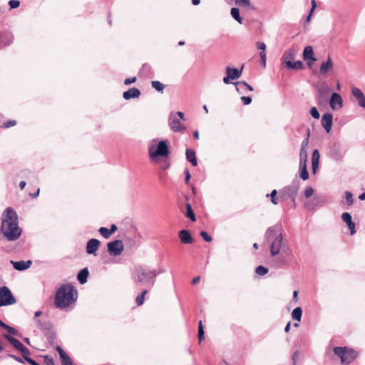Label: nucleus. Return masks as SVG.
<instances>
[{"label":"nucleus","instance_id":"obj_24","mask_svg":"<svg viewBox=\"0 0 365 365\" xmlns=\"http://www.w3.org/2000/svg\"><path fill=\"white\" fill-rule=\"evenodd\" d=\"M3 336L6 339L9 343L17 350L19 351L21 349H22V347H24V344L17 339L6 334H4Z\"/></svg>","mask_w":365,"mask_h":365},{"label":"nucleus","instance_id":"obj_6","mask_svg":"<svg viewBox=\"0 0 365 365\" xmlns=\"http://www.w3.org/2000/svg\"><path fill=\"white\" fill-rule=\"evenodd\" d=\"M16 298L7 287H1V307L14 304Z\"/></svg>","mask_w":365,"mask_h":365},{"label":"nucleus","instance_id":"obj_30","mask_svg":"<svg viewBox=\"0 0 365 365\" xmlns=\"http://www.w3.org/2000/svg\"><path fill=\"white\" fill-rule=\"evenodd\" d=\"M307 161L300 163L299 168L301 170L300 177L302 180H306L309 178V173L307 170Z\"/></svg>","mask_w":365,"mask_h":365},{"label":"nucleus","instance_id":"obj_5","mask_svg":"<svg viewBox=\"0 0 365 365\" xmlns=\"http://www.w3.org/2000/svg\"><path fill=\"white\" fill-rule=\"evenodd\" d=\"M168 153V146L165 140L160 141L156 147L152 146L149 148V154L152 158L158 156L167 157Z\"/></svg>","mask_w":365,"mask_h":365},{"label":"nucleus","instance_id":"obj_59","mask_svg":"<svg viewBox=\"0 0 365 365\" xmlns=\"http://www.w3.org/2000/svg\"><path fill=\"white\" fill-rule=\"evenodd\" d=\"M174 115H176V117H178L180 120H184V113L181 111H178L175 113H173Z\"/></svg>","mask_w":365,"mask_h":365},{"label":"nucleus","instance_id":"obj_64","mask_svg":"<svg viewBox=\"0 0 365 365\" xmlns=\"http://www.w3.org/2000/svg\"><path fill=\"white\" fill-rule=\"evenodd\" d=\"M317 6V3L315 0H312V9H311V13L313 12V11L315 9Z\"/></svg>","mask_w":365,"mask_h":365},{"label":"nucleus","instance_id":"obj_22","mask_svg":"<svg viewBox=\"0 0 365 365\" xmlns=\"http://www.w3.org/2000/svg\"><path fill=\"white\" fill-rule=\"evenodd\" d=\"M11 264H13L14 267L16 270L23 271L26 269H29L31 265L32 264V262L31 260H28L26 262L24 261H19V262H14L11 261Z\"/></svg>","mask_w":365,"mask_h":365},{"label":"nucleus","instance_id":"obj_48","mask_svg":"<svg viewBox=\"0 0 365 365\" xmlns=\"http://www.w3.org/2000/svg\"><path fill=\"white\" fill-rule=\"evenodd\" d=\"M43 359H44V362L47 365H55V362H54V360L53 359L48 356V355H46V356H43Z\"/></svg>","mask_w":365,"mask_h":365},{"label":"nucleus","instance_id":"obj_51","mask_svg":"<svg viewBox=\"0 0 365 365\" xmlns=\"http://www.w3.org/2000/svg\"><path fill=\"white\" fill-rule=\"evenodd\" d=\"M200 235L202 236V237L206 241V242H211L212 241V237L210 236L207 232L205 231H201L200 232Z\"/></svg>","mask_w":365,"mask_h":365},{"label":"nucleus","instance_id":"obj_16","mask_svg":"<svg viewBox=\"0 0 365 365\" xmlns=\"http://www.w3.org/2000/svg\"><path fill=\"white\" fill-rule=\"evenodd\" d=\"M331 89L329 86L323 83L319 86H317V94L319 100H325L327 99L328 94L330 93Z\"/></svg>","mask_w":365,"mask_h":365},{"label":"nucleus","instance_id":"obj_8","mask_svg":"<svg viewBox=\"0 0 365 365\" xmlns=\"http://www.w3.org/2000/svg\"><path fill=\"white\" fill-rule=\"evenodd\" d=\"M180 119L176 117L173 113H171L169 115V125L170 128L174 132H183L185 130V127L181 124Z\"/></svg>","mask_w":365,"mask_h":365},{"label":"nucleus","instance_id":"obj_49","mask_svg":"<svg viewBox=\"0 0 365 365\" xmlns=\"http://www.w3.org/2000/svg\"><path fill=\"white\" fill-rule=\"evenodd\" d=\"M16 124V121L14 120H9L5 123H4L3 125L1 127H4L5 128H9L10 127L14 126Z\"/></svg>","mask_w":365,"mask_h":365},{"label":"nucleus","instance_id":"obj_54","mask_svg":"<svg viewBox=\"0 0 365 365\" xmlns=\"http://www.w3.org/2000/svg\"><path fill=\"white\" fill-rule=\"evenodd\" d=\"M312 173H316L319 168V161H312Z\"/></svg>","mask_w":365,"mask_h":365},{"label":"nucleus","instance_id":"obj_58","mask_svg":"<svg viewBox=\"0 0 365 365\" xmlns=\"http://www.w3.org/2000/svg\"><path fill=\"white\" fill-rule=\"evenodd\" d=\"M232 79L229 77V76H226L223 78V82L225 83V84H230L232 83Z\"/></svg>","mask_w":365,"mask_h":365},{"label":"nucleus","instance_id":"obj_9","mask_svg":"<svg viewBox=\"0 0 365 365\" xmlns=\"http://www.w3.org/2000/svg\"><path fill=\"white\" fill-rule=\"evenodd\" d=\"M282 234L277 235L270 246V252L272 256L279 253L282 247Z\"/></svg>","mask_w":365,"mask_h":365},{"label":"nucleus","instance_id":"obj_2","mask_svg":"<svg viewBox=\"0 0 365 365\" xmlns=\"http://www.w3.org/2000/svg\"><path fill=\"white\" fill-rule=\"evenodd\" d=\"M78 297L77 290L71 284L62 285L56 292L55 305L60 309H65L74 303Z\"/></svg>","mask_w":365,"mask_h":365},{"label":"nucleus","instance_id":"obj_31","mask_svg":"<svg viewBox=\"0 0 365 365\" xmlns=\"http://www.w3.org/2000/svg\"><path fill=\"white\" fill-rule=\"evenodd\" d=\"M232 17L238 23L242 24V19L240 15V10L237 8H232L230 11Z\"/></svg>","mask_w":365,"mask_h":365},{"label":"nucleus","instance_id":"obj_39","mask_svg":"<svg viewBox=\"0 0 365 365\" xmlns=\"http://www.w3.org/2000/svg\"><path fill=\"white\" fill-rule=\"evenodd\" d=\"M345 199H346L347 205L351 206L353 205L354 199H353L352 193L351 192H349V191L345 192Z\"/></svg>","mask_w":365,"mask_h":365},{"label":"nucleus","instance_id":"obj_12","mask_svg":"<svg viewBox=\"0 0 365 365\" xmlns=\"http://www.w3.org/2000/svg\"><path fill=\"white\" fill-rule=\"evenodd\" d=\"M329 103L332 110H338L339 108H341L343 106V100L341 96L336 93H332Z\"/></svg>","mask_w":365,"mask_h":365},{"label":"nucleus","instance_id":"obj_62","mask_svg":"<svg viewBox=\"0 0 365 365\" xmlns=\"http://www.w3.org/2000/svg\"><path fill=\"white\" fill-rule=\"evenodd\" d=\"M117 226L115 225H112L110 229L109 230L110 233L112 235L117 230Z\"/></svg>","mask_w":365,"mask_h":365},{"label":"nucleus","instance_id":"obj_28","mask_svg":"<svg viewBox=\"0 0 365 365\" xmlns=\"http://www.w3.org/2000/svg\"><path fill=\"white\" fill-rule=\"evenodd\" d=\"M89 274V272L88 268H83L81 269L77 276L78 280L82 284H85L87 282V279Z\"/></svg>","mask_w":365,"mask_h":365},{"label":"nucleus","instance_id":"obj_46","mask_svg":"<svg viewBox=\"0 0 365 365\" xmlns=\"http://www.w3.org/2000/svg\"><path fill=\"white\" fill-rule=\"evenodd\" d=\"M277 193V190H272V192H271L270 195H268V194L267 195V197H269V196L271 197V201L274 205L278 204L277 200L276 198Z\"/></svg>","mask_w":365,"mask_h":365},{"label":"nucleus","instance_id":"obj_1","mask_svg":"<svg viewBox=\"0 0 365 365\" xmlns=\"http://www.w3.org/2000/svg\"><path fill=\"white\" fill-rule=\"evenodd\" d=\"M1 232L9 241H15L21 235L22 230L19 226L18 215L11 207L6 208L4 212Z\"/></svg>","mask_w":365,"mask_h":365},{"label":"nucleus","instance_id":"obj_3","mask_svg":"<svg viewBox=\"0 0 365 365\" xmlns=\"http://www.w3.org/2000/svg\"><path fill=\"white\" fill-rule=\"evenodd\" d=\"M334 354L340 359L341 364L348 365L355 360L359 353L348 347L336 346L334 348Z\"/></svg>","mask_w":365,"mask_h":365},{"label":"nucleus","instance_id":"obj_43","mask_svg":"<svg viewBox=\"0 0 365 365\" xmlns=\"http://www.w3.org/2000/svg\"><path fill=\"white\" fill-rule=\"evenodd\" d=\"M255 272L259 275H264L268 272V269L260 265L256 268Z\"/></svg>","mask_w":365,"mask_h":365},{"label":"nucleus","instance_id":"obj_27","mask_svg":"<svg viewBox=\"0 0 365 365\" xmlns=\"http://www.w3.org/2000/svg\"><path fill=\"white\" fill-rule=\"evenodd\" d=\"M286 67L288 69L301 70L304 68V64L301 61H297L294 62H293L292 61H289L286 62Z\"/></svg>","mask_w":365,"mask_h":365},{"label":"nucleus","instance_id":"obj_33","mask_svg":"<svg viewBox=\"0 0 365 365\" xmlns=\"http://www.w3.org/2000/svg\"><path fill=\"white\" fill-rule=\"evenodd\" d=\"M235 84L236 90L237 92H240L241 86H244V87L247 88V89L249 90L250 91H253L252 86H251L250 84H248L245 81H237V82H235Z\"/></svg>","mask_w":365,"mask_h":365},{"label":"nucleus","instance_id":"obj_44","mask_svg":"<svg viewBox=\"0 0 365 365\" xmlns=\"http://www.w3.org/2000/svg\"><path fill=\"white\" fill-rule=\"evenodd\" d=\"M276 229L274 227H269L266 232L265 237L267 239H270L272 236L276 235Z\"/></svg>","mask_w":365,"mask_h":365},{"label":"nucleus","instance_id":"obj_29","mask_svg":"<svg viewBox=\"0 0 365 365\" xmlns=\"http://www.w3.org/2000/svg\"><path fill=\"white\" fill-rule=\"evenodd\" d=\"M299 186L297 185H293L292 186H289L284 188V191L287 192L289 195L292 198V200L294 201L295 197L298 192Z\"/></svg>","mask_w":365,"mask_h":365},{"label":"nucleus","instance_id":"obj_18","mask_svg":"<svg viewBox=\"0 0 365 365\" xmlns=\"http://www.w3.org/2000/svg\"><path fill=\"white\" fill-rule=\"evenodd\" d=\"M242 68L243 67H242L240 69H237L236 68H231L227 66L226 68V74L229 76L232 80L238 79L242 76Z\"/></svg>","mask_w":365,"mask_h":365},{"label":"nucleus","instance_id":"obj_21","mask_svg":"<svg viewBox=\"0 0 365 365\" xmlns=\"http://www.w3.org/2000/svg\"><path fill=\"white\" fill-rule=\"evenodd\" d=\"M256 46L258 49L261 50V51L259 52V56H260L262 65L264 68L266 66V59H267L266 52H265V49L267 47L266 44L264 42L259 41V42H257Z\"/></svg>","mask_w":365,"mask_h":365},{"label":"nucleus","instance_id":"obj_60","mask_svg":"<svg viewBox=\"0 0 365 365\" xmlns=\"http://www.w3.org/2000/svg\"><path fill=\"white\" fill-rule=\"evenodd\" d=\"M26 361L31 365H39L36 361H34L31 358H26Z\"/></svg>","mask_w":365,"mask_h":365},{"label":"nucleus","instance_id":"obj_17","mask_svg":"<svg viewBox=\"0 0 365 365\" xmlns=\"http://www.w3.org/2000/svg\"><path fill=\"white\" fill-rule=\"evenodd\" d=\"M56 351L59 354L61 362L62 365H73L72 360L68 356V354L64 351V350L60 346H57L56 348Z\"/></svg>","mask_w":365,"mask_h":365},{"label":"nucleus","instance_id":"obj_50","mask_svg":"<svg viewBox=\"0 0 365 365\" xmlns=\"http://www.w3.org/2000/svg\"><path fill=\"white\" fill-rule=\"evenodd\" d=\"M304 193V196L307 198H309L313 195L314 189L312 187H307Z\"/></svg>","mask_w":365,"mask_h":365},{"label":"nucleus","instance_id":"obj_37","mask_svg":"<svg viewBox=\"0 0 365 365\" xmlns=\"http://www.w3.org/2000/svg\"><path fill=\"white\" fill-rule=\"evenodd\" d=\"M148 293L147 290H144L140 295L136 297L135 302L138 306H141L145 300V296Z\"/></svg>","mask_w":365,"mask_h":365},{"label":"nucleus","instance_id":"obj_26","mask_svg":"<svg viewBox=\"0 0 365 365\" xmlns=\"http://www.w3.org/2000/svg\"><path fill=\"white\" fill-rule=\"evenodd\" d=\"M296 56V51L294 48H290L289 50H287L284 51L283 56H282V61L283 63L286 65V62L289 61H292L295 58Z\"/></svg>","mask_w":365,"mask_h":365},{"label":"nucleus","instance_id":"obj_14","mask_svg":"<svg viewBox=\"0 0 365 365\" xmlns=\"http://www.w3.org/2000/svg\"><path fill=\"white\" fill-rule=\"evenodd\" d=\"M341 219L349 227L351 235H354L356 233V225L352 221L351 215L349 212H344L341 215Z\"/></svg>","mask_w":365,"mask_h":365},{"label":"nucleus","instance_id":"obj_45","mask_svg":"<svg viewBox=\"0 0 365 365\" xmlns=\"http://www.w3.org/2000/svg\"><path fill=\"white\" fill-rule=\"evenodd\" d=\"M310 114L311 115L315 118V119H319V117H320V114L317 110V108L316 107H312L310 110Z\"/></svg>","mask_w":365,"mask_h":365},{"label":"nucleus","instance_id":"obj_61","mask_svg":"<svg viewBox=\"0 0 365 365\" xmlns=\"http://www.w3.org/2000/svg\"><path fill=\"white\" fill-rule=\"evenodd\" d=\"M200 280V276H197L195 277H194L192 280V284H196L197 283H198Z\"/></svg>","mask_w":365,"mask_h":365},{"label":"nucleus","instance_id":"obj_47","mask_svg":"<svg viewBox=\"0 0 365 365\" xmlns=\"http://www.w3.org/2000/svg\"><path fill=\"white\" fill-rule=\"evenodd\" d=\"M19 351L21 352L25 360H26V358H29V356L30 355V351L24 345Z\"/></svg>","mask_w":365,"mask_h":365},{"label":"nucleus","instance_id":"obj_36","mask_svg":"<svg viewBox=\"0 0 365 365\" xmlns=\"http://www.w3.org/2000/svg\"><path fill=\"white\" fill-rule=\"evenodd\" d=\"M1 328H4L9 334H11L13 335H18L19 334V331L16 329H14V327H11L6 324L5 323H4L2 322H1Z\"/></svg>","mask_w":365,"mask_h":365},{"label":"nucleus","instance_id":"obj_57","mask_svg":"<svg viewBox=\"0 0 365 365\" xmlns=\"http://www.w3.org/2000/svg\"><path fill=\"white\" fill-rule=\"evenodd\" d=\"M185 183L186 184H189V180H190V171H189V170L187 168L185 169Z\"/></svg>","mask_w":365,"mask_h":365},{"label":"nucleus","instance_id":"obj_52","mask_svg":"<svg viewBox=\"0 0 365 365\" xmlns=\"http://www.w3.org/2000/svg\"><path fill=\"white\" fill-rule=\"evenodd\" d=\"M9 5L11 9L18 8L20 5V1L18 0H11L9 1Z\"/></svg>","mask_w":365,"mask_h":365},{"label":"nucleus","instance_id":"obj_19","mask_svg":"<svg viewBox=\"0 0 365 365\" xmlns=\"http://www.w3.org/2000/svg\"><path fill=\"white\" fill-rule=\"evenodd\" d=\"M178 236L180 242L183 244H191L194 241L190 232L186 230H180L178 233Z\"/></svg>","mask_w":365,"mask_h":365},{"label":"nucleus","instance_id":"obj_53","mask_svg":"<svg viewBox=\"0 0 365 365\" xmlns=\"http://www.w3.org/2000/svg\"><path fill=\"white\" fill-rule=\"evenodd\" d=\"M241 100L245 105H250L252 103V98L250 96H242Z\"/></svg>","mask_w":365,"mask_h":365},{"label":"nucleus","instance_id":"obj_4","mask_svg":"<svg viewBox=\"0 0 365 365\" xmlns=\"http://www.w3.org/2000/svg\"><path fill=\"white\" fill-rule=\"evenodd\" d=\"M158 273L156 270L148 269L145 267H138L135 270V278L139 283L146 284L151 282L153 285Z\"/></svg>","mask_w":365,"mask_h":365},{"label":"nucleus","instance_id":"obj_34","mask_svg":"<svg viewBox=\"0 0 365 365\" xmlns=\"http://www.w3.org/2000/svg\"><path fill=\"white\" fill-rule=\"evenodd\" d=\"M186 210H187L186 217L190 218L192 222L196 221V218H195V214L192 211V206L189 202L186 203Z\"/></svg>","mask_w":365,"mask_h":365},{"label":"nucleus","instance_id":"obj_42","mask_svg":"<svg viewBox=\"0 0 365 365\" xmlns=\"http://www.w3.org/2000/svg\"><path fill=\"white\" fill-rule=\"evenodd\" d=\"M186 160H196L195 152L191 149H186Z\"/></svg>","mask_w":365,"mask_h":365},{"label":"nucleus","instance_id":"obj_11","mask_svg":"<svg viewBox=\"0 0 365 365\" xmlns=\"http://www.w3.org/2000/svg\"><path fill=\"white\" fill-rule=\"evenodd\" d=\"M101 242L97 239H91L86 245V252L89 255L96 256V252L99 249Z\"/></svg>","mask_w":365,"mask_h":365},{"label":"nucleus","instance_id":"obj_55","mask_svg":"<svg viewBox=\"0 0 365 365\" xmlns=\"http://www.w3.org/2000/svg\"><path fill=\"white\" fill-rule=\"evenodd\" d=\"M320 154L318 150L315 149L312 153V157L311 160H319Z\"/></svg>","mask_w":365,"mask_h":365},{"label":"nucleus","instance_id":"obj_15","mask_svg":"<svg viewBox=\"0 0 365 365\" xmlns=\"http://www.w3.org/2000/svg\"><path fill=\"white\" fill-rule=\"evenodd\" d=\"M351 93L356 98L359 105L365 108V96L363 92L358 88L353 87L351 88Z\"/></svg>","mask_w":365,"mask_h":365},{"label":"nucleus","instance_id":"obj_10","mask_svg":"<svg viewBox=\"0 0 365 365\" xmlns=\"http://www.w3.org/2000/svg\"><path fill=\"white\" fill-rule=\"evenodd\" d=\"M334 68V63L329 56L327 61H322L319 68V74L322 76L327 75Z\"/></svg>","mask_w":365,"mask_h":365},{"label":"nucleus","instance_id":"obj_23","mask_svg":"<svg viewBox=\"0 0 365 365\" xmlns=\"http://www.w3.org/2000/svg\"><path fill=\"white\" fill-rule=\"evenodd\" d=\"M303 59L304 61H316L317 58L314 56L313 48L311 46H307L304 48L303 51Z\"/></svg>","mask_w":365,"mask_h":365},{"label":"nucleus","instance_id":"obj_38","mask_svg":"<svg viewBox=\"0 0 365 365\" xmlns=\"http://www.w3.org/2000/svg\"><path fill=\"white\" fill-rule=\"evenodd\" d=\"M204 334L202 322L200 321L198 323V339L200 342L204 339Z\"/></svg>","mask_w":365,"mask_h":365},{"label":"nucleus","instance_id":"obj_25","mask_svg":"<svg viewBox=\"0 0 365 365\" xmlns=\"http://www.w3.org/2000/svg\"><path fill=\"white\" fill-rule=\"evenodd\" d=\"M309 130H308V135L307 137L302 141L301 150H300V160H307V147L309 142Z\"/></svg>","mask_w":365,"mask_h":365},{"label":"nucleus","instance_id":"obj_13","mask_svg":"<svg viewBox=\"0 0 365 365\" xmlns=\"http://www.w3.org/2000/svg\"><path fill=\"white\" fill-rule=\"evenodd\" d=\"M333 123V115L330 113H327L322 115V125L325 129L326 132L329 133L331 129Z\"/></svg>","mask_w":365,"mask_h":365},{"label":"nucleus","instance_id":"obj_63","mask_svg":"<svg viewBox=\"0 0 365 365\" xmlns=\"http://www.w3.org/2000/svg\"><path fill=\"white\" fill-rule=\"evenodd\" d=\"M6 36H8V41L6 43H4V45H9L10 43H11L13 40V37L11 34H7Z\"/></svg>","mask_w":365,"mask_h":365},{"label":"nucleus","instance_id":"obj_41","mask_svg":"<svg viewBox=\"0 0 365 365\" xmlns=\"http://www.w3.org/2000/svg\"><path fill=\"white\" fill-rule=\"evenodd\" d=\"M99 232L101 235L106 239H108L111 234L109 232V230L106 227H102L99 229Z\"/></svg>","mask_w":365,"mask_h":365},{"label":"nucleus","instance_id":"obj_32","mask_svg":"<svg viewBox=\"0 0 365 365\" xmlns=\"http://www.w3.org/2000/svg\"><path fill=\"white\" fill-rule=\"evenodd\" d=\"M302 315V309L298 307L295 308L292 312V317L293 319L300 322Z\"/></svg>","mask_w":365,"mask_h":365},{"label":"nucleus","instance_id":"obj_35","mask_svg":"<svg viewBox=\"0 0 365 365\" xmlns=\"http://www.w3.org/2000/svg\"><path fill=\"white\" fill-rule=\"evenodd\" d=\"M152 87L158 92H163L165 88V85L158 81H153L151 82Z\"/></svg>","mask_w":365,"mask_h":365},{"label":"nucleus","instance_id":"obj_40","mask_svg":"<svg viewBox=\"0 0 365 365\" xmlns=\"http://www.w3.org/2000/svg\"><path fill=\"white\" fill-rule=\"evenodd\" d=\"M235 2L239 6L250 7L251 6L250 0H235Z\"/></svg>","mask_w":365,"mask_h":365},{"label":"nucleus","instance_id":"obj_7","mask_svg":"<svg viewBox=\"0 0 365 365\" xmlns=\"http://www.w3.org/2000/svg\"><path fill=\"white\" fill-rule=\"evenodd\" d=\"M123 250L124 246L123 242L120 240H115L108 243V251L113 256L120 255Z\"/></svg>","mask_w":365,"mask_h":365},{"label":"nucleus","instance_id":"obj_20","mask_svg":"<svg viewBox=\"0 0 365 365\" xmlns=\"http://www.w3.org/2000/svg\"><path fill=\"white\" fill-rule=\"evenodd\" d=\"M140 96V91L137 88H131L123 93V97L125 100L136 98Z\"/></svg>","mask_w":365,"mask_h":365},{"label":"nucleus","instance_id":"obj_56","mask_svg":"<svg viewBox=\"0 0 365 365\" xmlns=\"http://www.w3.org/2000/svg\"><path fill=\"white\" fill-rule=\"evenodd\" d=\"M136 81V77H131L126 78L124 81L125 85H130L131 83H133Z\"/></svg>","mask_w":365,"mask_h":365}]
</instances>
